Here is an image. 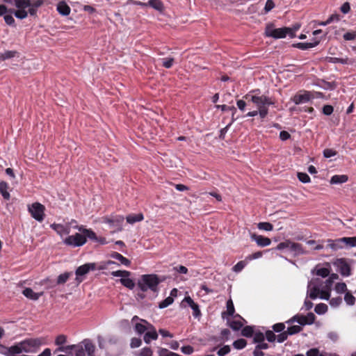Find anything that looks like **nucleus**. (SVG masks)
Listing matches in <instances>:
<instances>
[{
	"label": "nucleus",
	"instance_id": "f257e3e1",
	"mask_svg": "<svg viewBox=\"0 0 356 356\" xmlns=\"http://www.w3.org/2000/svg\"><path fill=\"white\" fill-rule=\"evenodd\" d=\"M332 280H323L322 278L312 279L307 286V296L311 299L321 298L328 300L330 296Z\"/></svg>",
	"mask_w": 356,
	"mask_h": 356
},
{
	"label": "nucleus",
	"instance_id": "f03ea898",
	"mask_svg": "<svg viewBox=\"0 0 356 356\" xmlns=\"http://www.w3.org/2000/svg\"><path fill=\"white\" fill-rule=\"evenodd\" d=\"M44 3L43 0H14V5L17 10H10L15 16L19 19L27 17L28 14L35 15L37 10Z\"/></svg>",
	"mask_w": 356,
	"mask_h": 356
},
{
	"label": "nucleus",
	"instance_id": "7ed1b4c3",
	"mask_svg": "<svg viewBox=\"0 0 356 356\" xmlns=\"http://www.w3.org/2000/svg\"><path fill=\"white\" fill-rule=\"evenodd\" d=\"M160 282L161 280L156 275H143L138 280V285L142 291L150 290L155 293L158 291V285Z\"/></svg>",
	"mask_w": 356,
	"mask_h": 356
},
{
	"label": "nucleus",
	"instance_id": "20e7f679",
	"mask_svg": "<svg viewBox=\"0 0 356 356\" xmlns=\"http://www.w3.org/2000/svg\"><path fill=\"white\" fill-rule=\"evenodd\" d=\"M276 249L278 250H286L294 256L305 254L301 244L294 243L290 240H286L280 243Z\"/></svg>",
	"mask_w": 356,
	"mask_h": 356
},
{
	"label": "nucleus",
	"instance_id": "39448f33",
	"mask_svg": "<svg viewBox=\"0 0 356 356\" xmlns=\"http://www.w3.org/2000/svg\"><path fill=\"white\" fill-rule=\"evenodd\" d=\"M245 98L247 101L254 104L258 109L273 105L274 104V102L271 98L266 95H259L258 94H254L253 92L247 94L245 96Z\"/></svg>",
	"mask_w": 356,
	"mask_h": 356
},
{
	"label": "nucleus",
	"instance_id": "423d86ee",
	"mask_svg": "<svg viewBox=\"0 0 356 356\" xmlns=\"http://www.w3.org/2000/svg\"><path fill=\"white\" fill-rule=\"evenodd\" d=\"M60 237H63L70 233L71 229H75L79 230V226L77 225L75 220H71L70 222L65 224L60 223H53L50 225Z\"/></svg>",
	"mask_w": 356,
	"mask_h": 356
},
{
	"label": "nucleus",
	"instance_id": "0eeeda50",
	"mask_svg": "<svg viewBox=\"0 0 356 356\" xmlns=\"http://www.w3.org/2000/svg\"><path fill=\"white\" fill-rule=\"evenodd\" d=\"M290 30L288 27H282L276 29L273 24H268L265 29V34L267 37H270L275 39L284 38L289 35Z\"/></svg>",
	"mask_w": 356,
	"mask_h": 356
},
{
	"label": "nucleus",
	"instance_id": "6e6552de",
	"mask_svg": "<svg viewBox=\"0 0 356 356\" xmlns=\"http://www.w3.org/2000/svg\"><path fill=\"white\" fill-rule=\"evenodd\" d=\"M28 211L33 218L38 222H42L44 219L45 207L39 202H34L28 205Z\"/></svg>",
	"mask_w": 356,
	"mask_h": 356
},
{
	"label": "nucleus",
	"instance_id": "1a4fd4ad",
	"mask_svg": "<svg viewBox=\"0 0 356 356\" xmlns=\"http://www.w3.org/2000/svg\"><path fill=\"white\" fill-rule=\"evenodd\" d=\"M315 315L310 312L306 316L303 315H295L291 318L286 321V323L291 325L293 323H298L301 327L305 325H312L315 321Z\"/></svg>",
	"mask_w": 356,
	"mask_h": 356
},
{
	"label": "nucleus",
	"instance_id": "9d476101",
	"mask_svg": "<svg viewBox=\"0 0 356 356\" xmlns=\"http://www.w3.org/2000/svg\"><path fill=\"white\" fill-rule=\"evenodd\" d=\"M87 241L86 236H83V233H76L74 235H71L66 237L63 240V243L66 245L71 247H80L83 245Z\"/></svg>",
	"mask_w": 356,
	"mask_h": 356
},
{
	"label": "nucleus",
	"instance_id": "9b49d317",
	"mask_svg": "<svg viewBox=\"0 0 356 356\" xmlns=\"http://www.w3.org/2000/svg\"><path fill=\"white\" fill-rule=\"evenodd\" d=\"M131 323L134 324L135 332L140 335L144 334L148 329L147 327L151 325L147 321L139 318L137 316L132 318Z\"/></svg>",
	"mask_w": 356,
	"mask_h": 356
},
{
	"label": "nucleus",
	"instance_id": "f8f14e48",
	"mask_svg": "<svg viewBox=\"0 0 356 356\" xmlns=\"http://www.w3.org/2000/svg\"><path fill=\"white\" fill-rule=\"evenodd\" d=\"M96 269L95 263H88L82 266H80L76 270V280L78 283H81L83 281L82 277L89 273L90 270Z\"/></svg>",
	"mask_w": 356,
	"mask_h": 356
},
{
	"label": "nucleus",
	"instance_id": "ddd939ff",
	"mask_svg": "<svg viewBox=\"0 0 356 356\" xmlns=\"http://www.w3.org/2000/svg\"><path fill=\"white\" fill-rule=\"evenodd\" d=\"M72 350L75 351V356H89L79 344L61 346L57 349L58 351L65 353Z\"/></svg>",
	"mask_w": 356,
	"mask_h": 356
},
{
	"label": "nucleus",
	"instance_id": "4468645a",
	"mask_svg": "<svg viewBox=\"0 0 356 356\" xmlns=\"http://www.w3.org/2000/svg\"><path fill=\"white\" fill-rule=\"evenodd\" d=\"M334 265L343 276L348 277L350 275V268L343 259H337Z\"/></svg>",
	"mask_w": 356,
	"mask_h": 356
},
{
	"label": "nucleus",
	"instance_id": "2eb2a0df",
	"mask_svg": "<svg viewBox=\"0 0 356 356\" xmlns=\"http://www.w3.org/2000/svg\"><path fill=\"white\" fill-rule=\"evenodd\" d=\"M227 321L230 327L234 330H240L246 323L245 320L238 314L233 316V319H227Z\"/></svg>",
	"mask_w": 356,
	"mask_h": 356
},
{
	"label": "nucleus",
	"instance_id": "dca6fc26",
	"mask_svg": "<svg viewBox=\"0 0 356 356\" xmlns=\"http://www.w3.org/2000/svg\"><path fill=\"white\" fill-rule=\"evenodd\" d=\"M146 332H145V335L143 337L144 341L146 343H149L152 340H156L158 338V334L155 327L151 324L147 327Z\"/></svg>",
	"mask_w": 356,
	"mask_h": 356
},
{
	"label": "nucleus",
	"instance_id": "f3484780",
	"mask_svg": "<svg viewBox=\"0 0 356 356\" xmlns=\"http://www.w3.org/2000/svg\"><path fill=\"white\" fill-rule=\"evenodd\" d=\"M312 98V95L309 92H304L302 94L296 95L292 100L296 104H300L308 102Z\"/></svg>",
	"mask_w": 356,
	"mask_h": 356
},
{
	"label": "nucleus",
	"instance_id": "a211bd4d",
	"mask_svg": "<svg viewBox=\"0 0 356 356\" xmlns=\"http://www.w3.org/2000/svg\"><path fill=\"white\" fill-rule=\"evenodd\" d=\"M251 238L252 240L254 241L259 246L261 247L268 246L271 243L270 238L255 234L251 235Z\"/></svg>",
	"mask_w": 356,
	"mask_h": 356
},
{
	"label": "nucleus",
	"instance_id": "6ab92c4d",
	"mask_svg": "<svg viewBox=\"0 0 356 356\" xmlns=\"http://www.w3.org/2000/svg\"><path fill=\"white\" fill-rule=\"evenodd\" d=\"M22 294L31 300H37L43 295V292L35 293L31 288H25Z\"/></svg>",
	"mask_w": 356,
	"mask_h": 356
},
{
	"label": "nucleus",
	"instance_id": "aec40b11",
	"mask_svg": "<svg viewBox=\"0 0 356 356\" xmlns=\"http://www.w3.org/2000/svg\"><path fill=\"white\" fill-rule=\"evenodd\" d=\"M79 344L82 346V348L89 356H92L95 352V346L90 340L85 339Z\"/></svg>",
	"mask_w": 356,
	"mask_h": 356
},
{
	"label": "nucleus",
	"instance_id": "412c9836",
	"mask_svg": "<svg viewBox=\"0 0 356 356\" xmlns=\"http://www.w3.org/2000/svg\"><path fill=\"white\" fill-rule=\"evenodd\" d=\"M327 243L328 247L334 251L342 249L344 247L341 238L336 240L328 239Z\"/></svg>",
	"mask_w": 356,
	"mask_h": 356
},
{
	"label": "nucleus",
	"instance_id": "4be33fe9",
	"mask_svg": "<svg viewBox=\"0 0 356 356\" xmlns=\"http://www.w3.org/2000/svg\"><path fill=\"white\" fill-rule=\"evenodd\" d=\"M57 11L63 16L70 15L71 9L70 6L65 1H60L56 7Z\"/></svg>",
	"mask_w": 356,
	"mask_h": 356
},
{
	"label": "nucleus",
	"instance_id": "5701e85b",
	"mask_svg": "<svg viewBox=\"0 0 356 356\" xmlns=\"http://www.w3.org/2000/svg\"><path fill=\"white\" fill-rule=\"evenodd\" d=\"M111 257L118 260L119 261V265L121 264L125 266H129L131 264V261L128 259L117 252H112L111 254Z\"/></svg>",
	"mask_w": 356,
	"mask_h": 356
},
{
	"label": "nucleus",
	"instance_id": "b1692460",
	"mask_svg": "<svg viewBox=\"0 0 356 356\" xmlns=\"http://www.w3.org/2000/svg\"><path fill=\"white\" fill-rule=\"evenodd\" d=\"M319 40L314 39L312 42H298L294 44V47L302 50H306L310 48L315 47L319 44Z\"/></svg>",
	"mask_w": 356,
	"mask_h": 356
},
{
	"label": "nucleus",
	"instance_id": "393cba45",
	"mask_svg": "<svg viewBox=\"0 0 356 356\" xmlns=\"http://www.w3.org/2000/svg\"><path fill=\"white\" fill-rule=\"evenodd\" d=\"M144 219L143 214L142 213H132L127 216V222L129 224H134L138 222H140Z\"/></svg>",
	"mask_w": 356,
	"mask_h": 356
},
{
	"label": "nucleus",
	"instance_id": "a878e982",
	"mask_svg": "<svg viewBox=\"0 0 356 356\" xmlns=\"http://www.w3.org/2000/svg\"><path fill=\"white\" fill-rule=\"evenodd\" d=\"M327 61L329 63H341L343 65L350 64L352 65L354 63V60L352 59H349L348 58H336V57H329L327 58Z\"/></svg>",
	"mask_w": 356,
	"mask_h": 356
},
{
	"label": "nucleus",
	"instance_id": "bb28decb",
	"mask_svg": "<svg viewBox=\"0 0 356 356\" xmlns=\"http://www.w3.org/2000/svg\"><path fill=\"white\" fill-rule=\"evenodd\" d=\"M348 176L346 175H336L331 177L330 184H343L348 181Z\"/></svg>",
	"mask_w": 356,
	"mask_h": 356
},
{
	"label": "nucleus",
	"instance_id": "cd10ccee",
	"mask_svg": "<svg viewBox=\"0 0 356 356\" xmlns=\"http://www.w3.org/2000/svg\"><path fill=\"white\" fill-rule=\"evenodd\" d=\"M123 220H124V217L122 216H116V217L112 218H105L104 219V222L108 223L111 226H114L115 224L117 225H121Z\"/></svg>",
	"mask_w": 356,
	"mask_h": 356
},
{
	"label": "nucleus",
	"instance_id": "c85d7f7f",
	"mask_svg": "<svg viewBox=\"0 0 356 356\" xmlns=\"http://www.w3.org/2000/svg\"><path fill=\"white\" fill-rule=\"evenodd\" d=\"M79 231L83 233V236H86V238H88L91 240L97 241V237L95 233L91 229L84 228L83 226H79Z\"/></svg>",
	"mask_w": 356,
	"mask_h": 356
},
{
	"label": "nucleus",
	"instance_id": "c756f323",
	"mask_svg": "<svg viewBox=\"0 0 356 356\" xmlns=\"http://www.w3.org/2000/svg\"><path fill=\"white\" fill-rule=\"evenodd\" d=\"M8 184L5 181L0 182V193L2 195L4 199L9 200L10 199V193L8 191Z\"/></svg>",
	"mask_w": 356,
	"mask_h": 356
},
{
	"label": "nucleus",
	"instance_id": "7c9ffc66",
	"mask_svg": "<svg viewBox=\"0 0 356 356\" xmlns=\"http://www.w3.org/2000/svg\"><path fill=\"white\" fill-rule=\"evenodd\" d=\"M316 275L321 277L322 278L327 277L330 275V269L327 267H316Z\"/></svg>",
	"mask_w": 356,
	"mask_h": 356
},
{
	"label": "nucleus",
	"instance_id": "2f4dec72",
	"mask_svg": "<svg viewBox=\"0 0 356 356\" xmlns=\"http://www.w3.org/2000/svg\"><path fill=\"white\" fill-rule=\"evenodd\" d=\"M341 240L343 241L344 246L346 245L349 248L356 247V236L343 237L341 238Z\"/></svg>",
	"mask_w": 356,
	"mask_h": 356
},
{
	"label": "nucleus",
	"instance_id": "473e14b6",
	"mask_svg": "<svg viewBox=\"0 0 356 356\" xmlns=\"http://www.w3.org/2000/svg\"><path fill=\"white\" fill-rule=\"evenodd\" d=\"M147 6H151L156 10H162L163 8V4L161 0H149L147 2Z\"/></svg>",
	"mask_w": 356,
	"mask_h": 356
},
{
	"label": "nucleus",
	"instance_id": "72a5a7b5",
	"mask_svg": "<svg viewBox=\"0 0 356 356\" xmlns=\"http://www.w3.org/2000/svg\"><path fill=\"white\" fill-rule=\"evenodd\" d=\"M234 312H235V309H234V303H233L232 299H229L227 301V311H226V312H224L222 314V317L224 318L225 315L234 316Z\"/></svg>",
	"mask_w": 356,
	"mask_h": 356
},
{
	"label": "nucleus",
	"instance_id": "f704fd0d",
	"mask_svg": "<svg viewBox=\"0 0 356 356\" xmlns=\"http://www.w3.org/2000/svg\"><path fill=\"white\" fill-rule=\"evenodd\" d=\"M120 283L124 286L125 287L129 289H133L135 286V283L133 281V280H131V278H129V277H125L123 279H120Z\"/></svg>",
	"mask_w": 356,
	"mask_h": 356
},
{
	"label": "nucleus",
	"instance_id": "c9c22d12",
	"mask_svg": "<svg viewBox=\"0 0 356 356\" xmlns=\"http://www.w3.org/2000/svg\"><path fill=\"white\" fill-rule=\"evenodd\" d=\"M158 356H181L177 353L171 352L164 348H159L157 350Z\"/></svg>",
	"mask_w": 356,
	"mask_h": 356
},
{
	"label": "nucleus",
	"instance_id": "e433bc0d",
	"mask_svg": "<svg viewBox=\"0 0 356 356\" xmlns=\"http://www.w3.org/2000/svg\"><path fill=\"white\" fill-rule=\"evenodd\" d=\"M17 54L16 51H5L0 54V60H5L15 56Z\"/></svg>",
	"mask_w": 356,
	"mask_h": 356
},
{
	"label": "nucleus",
	"instance_id": "4c0bfd02",
	"mask_svg": "<svg viewBox=\"0 0 356 356\" xmlns=\"http://www.w3.org/2000/svg\"><path fill=\"white\" fill-rule=\"evenodd\" d=\"M314 311L319 315L324 314L327 311V306L324 303H319L316 305Z\"/></svg>",
	"mask_w": 356,
	"mask_h": 356
},
{
	"label": "nucleus",
	"instance_id": "58836bf2",
	"mask_svg": "<svg viewBox=\"0 0 356 356\" xmlns=\"http://www.w3.org/2000/svg\"><path fill=\"white\" fill-rule=\"evenodd\" d=\"M248 261L246 259L243 261H238L236 265L233 267V270L236 273L241 272L245 266L248 264Z\"/></svg>",
	"mask_w": 356,
	"mask_h": 356
},
{
	"label": "nucleus",
	"instance_id": "ea45409f",
	"mask_svg": "<svg viewBox=\"0 0 356 356\" xmlns=\"http://www.w3.org/2000/svg\"><path fill=\"white\" fill-rule=\"evenodd\" d=\"M131 275L129 271L127 270H115L111 272V275L113 277H120V279H123L125 277H129Z\"/></svg>",
	"mask_w": 356,
	"mask_h": 356
},
{
	"label": "nucleus",
	"instance_id": "a19ab883",
	"mask_svg": "<svg viewBox=\"0 0 356 356\" xmlns=\"http://www.w3.org/2000/svg\"><path fill=\"white\" fill-rule=\"evenodd\" d=\"M302 330V327L300 325H291L289 326L287 330H286L289 335H293L300 332Z\"/></svg>",
	"mask_w": 356,
	"mask_h": 356
},
{
	"label": "nucleus",
	"instance_id": "79ce46f5",
	"mask_svg": "<svg viewBox=\"0 0 356 356\" xmlns=\"http://www.w3.org/2000/svg\"><path fill=\"white\" fill-rule=\"evenodd\" d=\"M246 341L243 339H239L234 341L233 346L237 350H241L246 346Z\"/></svg>",
	"mask_w": 356,
	"mask_h": 356
},
{
	"label": "nucleus",
	"instance_id": "37998d69",
	"mask_svg": "<svg viewBox=\"0 0 356 356\" xmlns=\"http://www.w3.org/2000/svg\"><path fill=\"white\" fill-rule=\"evenodd\" d=\"M254 330L252 326H245L241 330V334L245 337H250L253 335Z\"/></svg>",
	"mask_w": 356,
	"mask_h": 356
},
{
	"label": "nucleus",
	"instance_id": "c03bdc74",
	"mask_svg": "<svg viewBox=\"0 0 356 356\" xmlns=\"http://www.w3.org/2000/svg\"><path fill=\"white\" fill-rule=\"evenodd\" d=\"M173 302L174 299L172 297H168L159 303V307L160 309H164L172 304Z\"/></svg>",
	"mask_w": 356,
	"mask_h": 356
},
{
	"label": "nucleus",
	"instance_id": "a18cd8bd",
	"mask_svg": "<svg viewBox=\"0 0 356 356\" xmlns=\"http://www.w3.org/2000/svg\"><path fill=\"white\" fill-rule=\"evenodd\" d=\"M71 275L70 273H64L60 274L57 279V284H61L65 283Z\"/></svg>",
	"mask_w": 356,
	"mask_h": 356
},
{
	"label": "nucleus",
	"instance_id": "49530a36",
	"mask_svg": "<svg viewBox=\"0 0 356 356\" xmlns=\"http://www.w3.org/2000/svg\"><path fill=\"white\" fill-rule=\"evenodd\" d=\"M344 300L348 305L352 306L355 302V298L348 292L345 294Z\"/></svg>",
	"mask_w": 356,
	"mask_h": 356
},
{
	"label": "nucleus",
	"instance_id": "de8ad7c7",
	"mask_svg": "<svg viewBox=\"0 0 356 356\" xmlns=\"http://www.w3.org/2000/svg\"><path fill=\"white\" fill-rule=\"evenodd\" d=\"M259 229L265 231H271L273 229V226L270 222H259L257 225Z\"/></svg>",
	"mask_w": 356,
	"mask_h": 356
},
{
	"label": "nucleus",
	"instance_id": "09e8293b",
	"mask_svg": "<svg viewBox=\"0 0 356 356\" xmlns=\"http://www.w3.org/2000/svg\"><path fill=\"white\" fill-rule=\"evenodd\" d=\"M334 289L337 293H343L346 291L347 286L344 282H339L335 285Z\"/></svg>",
	"mask_w": 356,
	"mask_h": 356
},
{
	"label": "nucleus",
	"instance_id": "8fccbe9b",
	"mask_svg": "<svg viewBox=\"0 0 356 356\" xmlns=\"http://www.w3.org/2000/svg\"><path fill=\"white\" fill-rule=\"evenodd\" d=\"M298 178L301 182L305 184L309 183L311 181L309 176L305 172H298Z\"/></svg>",
	"mask_w": 356,
	"mask_h": 356
},
{
	"label": "nucleus",
	"instance_id": "3c124183",
	"mask_svg": "<svg viewBox=\"0 0 356 356\" xmlns=\"http://www.w3.org/2000/svg\"><path fill=\"white\" fill-rule=\"evenodd\" d=\"M343 38L347 41L353 40L356 38V32L355 31H348L343 34Z\"/></svg>",
	"mask_w": 356,
	"mask_h": 356
},
{
	"label": "nucleus",
	"instance_id": "603ef678",
	"mask_svg": "<svg viewBox=\"0 0 356 356\" xmlns=\"http://www.w3.org/2000/svg\"><path fill=\"white\" fill-rule=\"evenodd\" d=\"M307 356H324V355L320 353L318 348H314L307 351Z\"/></svg>",
	"mask_w": 356,
	"mask_h": 356
},
{
	"label": "nucleus",
	"instance_id": "864d4df0",
	"mask_svg": "<svg viewBox=\"0 0 356 356\" xmlns=\"http://www.w3.org/2000/svg\"><path fill=\"white\" fill-rule=\"evenodd\" d=\"M174 63V59L172 58H165L162 59V65L165 68H170Z\"/></svg>",
	"mask_w": 356,
	"mask_h": 356
},
{
	"label": "nucleus",
	"instance_id": "5fc2aeb1",
	"mask_svg": "<svg viewBox=\"0 0 356 356\" xmlns=\"http://www.w3.org/2000/svg\"><path fill=\"white\" fill-rule=\"evenodd\" d=\"M342 302V299L340 297L333 298L330 300V305L332 307H339Z\"/></svg>",
	"mask_w": 356,
	"mask_h": 356
},
{
	"label": "nucleus",
	"instance_id": "6e6d98bb",
	"mask_svg": "<svg viewBox=\"0 0 356 356\" xmlns=\"http://www.w3.org/2000/svg\"><path fill=\"white\" fill-rule=\"evenodd\" d=\"M230 350L229 346H224L218 350L217 354L218 356H225L230 352Z\"/></svg>",
	"mask_w": 356,
	"mask_h": 356
},
{
	"label": "nucleus",
	"instance_id": "4d7b16f0",
	"mask_svg": "<svg viewBox=\"0 0 356 356\" xmlns=\"http://www.w3.org/2000/svg\"><path fill=\"white\" fill-rule=\"evenodd\" d=\"M10 14L6 15L3 17L5 22L9 26H15V19Z\"/></svg>",
	"mask_w": 356,
	"mask_h": 356
},
{
	"label": "nucleus",
	"instance_id": "13d9d810",
	"mask_svg": "<svg viewBox=\"0 0 356 356\" xmlns=\"http://www.w3.org/2000/svg\"><path fill=\"white\" fill-rule=\"evenodd\" d=\"M288 28L290 30V32H289V36L291 38H293L296 36V32L300 28V25L299 24H296L293 25V27H291V28L288 27Z\"/></svg>",
	"mask_w": 356,
	"mask_h": 356
},
{
	"label": "nucleus",
	"instance_id": "bf43d9fd",
	"mask_svg": "<svg viewBox=\"0 0 356 356\" xmlns=\"http://www.w3.org/2000/svg\"><path fill=\"white\" fill-rule=\"evenodd\" d=\"M153 355V351L149 347H145L141 349L140 353V356H152Z\"/></svg>",
	"mask_w": 356,
	"mask_h": 356
},
{
	"label": "nucleus",
	"instance_id": "052dcab7",
	"mask_svg": "<svg viewBox=\"0 0 356 356\" xmlns=\"http://www.w3.org/2000/svg\"><path fill=\"white\" fill-rule=\"evenodd\" d=\"M142 344V341L139 338H132L131 340L130 346L132 348H138Z\"/></svg>",
	"mask_w": 356,
	"mask_h": 356
},
{
	"label": "nucleus",
	"instance_id": "680f3d73",
	"mask_svg": "<svg viewBox=\"0 0 356 356\" xmlns=\"http://www.w3.org/2000/svg\"><path fill=\"white\" fill-rule=\"evenodd\" d=\"M273 329L276 332H282L285 329V325L282 323H276L273 326Z\"/></svg>",
	"mask_w": 356,
	"mask_h": 356
},
{
	"label": "nucleus",
	"instance_id": "e2e57ef3",
	"mask_svg": "<svg viewBox=\"0 0 356 356\" xmlns=\"http://www.w3.org/2000/svg\"><path fill=\"white\" fill-rule=\"evenodd\" d=\"M266 337L269 342H274L276 340L275 334L270 330L266 331Z\"/></svg>",
	"mask_w": 356,
	"mask_h": 356
},
{
	"label": "nucleus",
	"instance_id": "0e129e2a",
	"mask_svg": "<svg viewBox=\"0 0 356 356\" xmlns=\"http://www.w3.org/2000/svg\"><path fill=\"white\" fill-rule=\"evenodd\" d=\"M288 336L289 334H287L286 331L281 332L280 334L277 335V337H276L277 342H284L287 339Z\"/></svg>",
	"mask_w": 356,
	"mask_h": 356
},
{
	"label": "nucleus",
	"instance_id": "69168bd1",
	"mask_svg": "<svg viewBox=\"0 0 356 356\" xmlns=\"http://www.w3.org/2000/svg\"><path fill=\"white\" fill-rule=\"evenodd\" d=\"M181 350L185 355H191L194 352L193 348L189 345L183 346Z\"/></svg>",
	"mask_w": 356,
	"mask_h": 356
},
{
	"label": "nucleus",
	"instance_id": "338daca9",
	"mask_svg": "<svg viewBox=\"0 0 356 356\" xmlns=\"http://www.w3.org/2000/svg\"><path fill=\"white\" fill-rule=\"evenodd\" d=\"M66 339H67L65 335H58L55 340V343L58 346L63 345L66 342Z\"/></svg>",
	"mask_w": 356,
	"mask_h": 356
},
{
	"label": "nucleus",
	"instance_id": "774afa93",
	"mask_svg": "<svg viewBox=\"0 0 356 356\" xmlns=\"http://www.w3.org/2000/svg\"><path fill=\"white\" fill-rule=\"evenodd\" d=\"M337 154L336 151L332 149H325L323 151V155L325 158H330Z\"/></svg>",
	"mask_w": 356,
	"mask_h": 356
}]
</instances>
